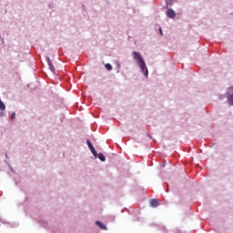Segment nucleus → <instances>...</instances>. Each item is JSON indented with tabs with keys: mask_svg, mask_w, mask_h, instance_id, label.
I'll return each instance as SVG.
<instances>
[{
	"mask_svg": "<svg viewBox=\"0 0 233 233\" xmlns=\"http://www.w3.org/2000/svg\"><path fill=\"white\" fill-rule=\"evenodd\" d=\"M132 54L134 59L137 62V65H139L141 72H144V76L148 77V68L147 67L145 59H143V56H141V54L136 51H134Z\"/></svg>",
	"mask_w": 233,
	"mask_h": 233,
	"instance_id": "f257e3e1",
	"label": "nucleus"
},
{
	"mask_svg": "<svg viewBox=\"0 0 233 233\" xmlns=\"http://www.w3.org/2000/svg\"><path fill=\"white\" fill-rule=\"evenodd\" d=\"M86 144H87L89 150H91V153L93 154V156L95 157H97V151H96V148L92 145V142H90V140H86Z\"/></svg>",
	"mask_w": 233,
	"mask_h": 233,
	"instance_id": "f03ea898",
	"label": "nucleus"
},
{
	"mask_svg": "<svg viewBox=\"0 0 233 233\" xmlns=\"http://www.w3.org/2000/svg\"><path fill=\"white\" fill-rule=\"evenodd\" d=\"M47 61V65L49 66V70L53 73L56 74V67L54 66V65L52 64V60H50V57L46 58Z\"/></svg>",
	"mask_w": 233,
	"mask_h": 233,
	"instance_id": "7ed1b4c3",
	"label": "nucleus"
},
{
	"mask_svg": "<svg viewBox=\"0 0 233 233\" xmlns=\"http://www.w3.org/2000/svg\"><path fill=\"white\" fill-rule=\"evenodd\" d=\"M166 15H167L169 19H174V17H176V12H174L172 9H168L166 12Z\"/></svg>",
	"mask_w": 233,
	"mask_h": 233,
	"instance_id": "20e7f679",
	"label": "nucleus"
},
{
	"mask_svg": "<svg viewBox=\"0 0 233 233\" xmlns=\"http://www.w3.org/2000/svg\"><path fill=\"white\" fill-rule=\"evenodd\" d=\"M149 204H150V207L156 208L159 205V202L157 201V199L153 198L150 200Z\"/></svg>",
	"mask_w": 233,
	"mask_h": 233,
	"instance_id": "39448f33",
	"label": "nucleus"
},
{
	"mask_svg": "<svg viewBox=\"0 0 233 233\" xmlns=\"http://www.w3.org/2000/svg\"><path fill=\"white\" fill-rule=\"evenodd\" d=\"M96 224L97 225V227H99V228H101L102 230H106V226L105 224H103L101 221H96Z\"/></svg>",
	"mask_w": 233,
	"mask_h": 233,
	"instance_id": "423d86ee",
	"label": "nucleus"
},
{
	"mask_svg": "<svg viewBox=\"0 0 233 233\" xmlns=\"http://www.w3.org/2000/svg\"><path fill=\"white\" fill-rule=\"evenodd\" d=\"M96 157H98L100 161H106V157H105V155H103V153H99L98 155L96 153Z\"/></svg>",
	"mask_w": 233,
	"mask_h": 233,
	"instance_id": "0eeeda50",
	"label": "nucleus"
},
{
	"mask_svg": "<svg viewBox=\"0 0 233 233\" xmlns=\"http://www.w3.org/2000/svg\"><path fill=\"white\" fill-rule=\"evenodd\" d=\"M228 101L229 105H233V94L228 96Z\"/></svg>",
	"mask_w": 233,
	"mask_h": 233,
	"instance_id": "6e6552de",
	"label": "nucleus"
},
{
	"mask_svg": "<svg viewBox=\"0 0 233 233\" xmlns=\"http://www.w3.org/2000/svg\"><path fill=\"white\" fill-rule=\"evenodd\" d=\"M0 110H6V106H5V103H3L1 99H0Z\"/></svg>",
	"mask_w": 233,
	"mask_h": 233,
	"instance_id": "1a4fd4ad",
	"label": "nucleus"
},
{
	"mask_svg": "<svg viewBox=\"0 0 233 233\" xmlns=\"http://www.w3.org/2000/svg\"><path fill=\"white\" fill-rule=\"evenodd\" d=\"M105 66H106V70H108V71L112 70V65H110V64H106Z\"/></svg>",
	"mask_w": 233,
	"mask_h": 233,
	"instance_id": "9d476101",
	"label": "nucleus"
},
{
	"mask_svg": "<svg viewBox=\"0 0 233 233\" xmlns=\"http://www.w3.org/2000/svg\"><path fill=\"white\" fill-rule=\"evenodd\" d=\"M11 117L12 119H15V113H12Z\"/></svg>",
	"mask_w": 233,
	"mask_h": 233,
	"instance_id": "9b49d317",
	"label": "nucleus"
},
{
	"mask_svg": "<svg viewBox=\"0 0 233 233\" xmlns=\"http://www.w3.org/2000/svg\"><path fill=\"white\" fill-rule=\"evenodd\" d=\"M159 33L161 35H163V30H161V28H159Z\"/></svg>",
	"mask_w": 233,
	"mask_h": 233,
	"instance_id": "f8f14e48",
	"label": "nucleus"
},
{
	"mask_svg": "<svg viewBox=\"0 0 233 233\" xmlns=\"http://www.w3.org/2000/svg\"><path fill=\"white\" fill-rule=\"evenodd\" d=\"M229 90H232V91H233V87H230Z\"/></svg>",
	"mask_w": 233,
	"mask_h": 233,
	"instance_id": "ddd939ff",
	"label": "nucleus"
}]
</instances>
